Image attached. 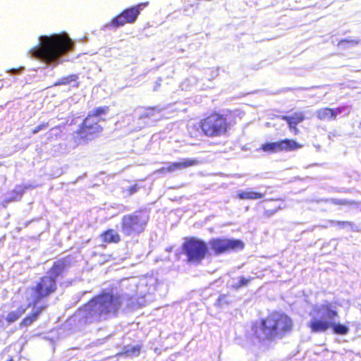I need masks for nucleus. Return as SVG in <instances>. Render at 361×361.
Here are the masks:
<instances>
[{
    "label": "nucleus",
    "mask_w": 361,
    "mask_h": 361,
    "mask_svg": "<svg viewBox=\"0 0 361 361\" xmlns=\"http://www.w3.org/2000/svg\"><path fill=\"white\" fill-rule=\"evenodd\" d=\"M293 326V321L287 314L272 311L262 318L258 325L253 324L252 331L256 338H259L262 334L264 341H272L290 334Z\"/></svg>",
    "instance_id": "nucleus-1"
},
{
    "label": "nucleus",
    "mask_w": 361,
    "mask_h": 361,
    "mask_svg": "<svg viewBox=\"0 0 361 361\" xmlns=\"http://www.w3.org/2000/svg\"><path fill=\"white\" fill-rule=\"evenodd\" d=\"M121 305V295L102 291L84 305L83 318L86 323L99 322L103 316L116 315Z\"/></svg>",
    "instance_id": "nucleus-2"
},
{
    "label": "nucleus",
    "mask_w": 361,
    "mask_h": 361,
    "mask_svg": "<svg viewBox=\"0 0 361 361\" xmlns=\"http://www.w3.org/2000/svg\"><path fill=\"white\" fill-rule=\"evenodd\" d=\"M73 46L66 34H55L41 37L39 47H33L30 51L32 57L50 63L72 50Z\"/></svg>",
    "instance_id": "nucleus-3"
},
{
    "label": "nucleus",
    "mask_w": 361,
    "mask_h": 361,
    "mask_svg": "<svg viewBox=\"0 0 361 361\" xmlns=\"http://www.w3.org/2000/svg\"><path fill=\"white\" fill-rule=\"evenodd\" d=\"M231 114V111H213L200 120L198 130L203 136L209 138L227 136L234 123Z\"/></svg>",
    "instance_id": "nucleus-4"
},
{
    "label": "nucleus",
    "mask_w": 361,
    "mask_h": 361,
    "mask_svg": "<svg viewBox=\"0 0 361 361\" xmlns=\"http://www.w3.org/2000/svg\"><path fill=\"white\" fill-rule=\"evenodd\" d=\"M313 312L321 317L312 318L308 326L312 333H320L331 329L333 332L338 335H345L348 332V327L340 323L334 322L338 317L336 309L330 302H325L320 306H316Z\"/></svg>",
    "instance_id": "nucleus-5"
},
{
    "label": "nucleus",
    "mask_w": 361,
    "mask_h": 361,
    "mask_svg": "<svg viewBox=\"0 0 361 361\" xmlns=\"http://www.w3.org/2000/svg\"><path fill=\"white\" fill-rule=\"evenodd\" d=\"M182 250L189 263L200 264L208 254L207 244L202 240L187 238L182 244Z\"/></svg>",
    "instance_id": "nucleus-6"
},
{
    "label": "nucleus",
    "mask_w": 361,
    "mask_h": 361,
    "mask_svg": "<svg viewBox=\"0 0 361 361\" xmlns=\"http://www.w3.org/2000/svg\"><path fill=\"white\" fill-rule=\"evenodd\" d=\"M147 222V218L141 212L126 214L121 219V231L126 236H137L145 231Z\"/></svg>",
    "instance_id": "nucleus-7"
},
{
    "label": "nucleus",
    "mask_w": 361,
    "mask_h": 361,
    "mask_svg": "<svg viewBox=\"0 0 361 361\" xmlns=\"http://www.w3.org/2000/svg\"><path fill=\"white\" fill-rule=\"evenodd\" d=\"M149 5V2H142L128 7L114 17L106 25L108 27L118 28L126 24H133L136 22L141 11Z\"/></svg>",
    "instance_id": "nucleus-8"
},
{
    "label": "nucleus",
    "mask_w": 361,
    "mask_h": 361,
    "mask_svg": "<svg viewBox=\"0 0 361 361\" xmlns=\"http://www.w3.org/2000/svg\"><path fill=\"white\" fill-rule=\"evenodd\" d=\"M56 280L47 275L39 278L35 286L32 288L34 298L32 305H36L40 301L47 299L57 290Z\"/></svg>",
    "instance_id": "nucleus-9"
},
{
    "label": "nucleus",
    "mask_w": 361,
    "mask_h": 361,
    "mask_svg": "<svg viewBox=\"0 0 361 361\" xmlns=\"http://www.w3.org/2000/svg\"><path fill=\"white\" fill-rule=\"evenodd\" d=\"M99 122V119H91L90 116H86L75 131L76 138L87 142L98 137L103 132Z\"/></svg>",
    "instance_id": "nucleus-10"
},
{
    "label": "nucleus",
    "mask_w": 361,
    "mask_h": 361,
    "mask_svg": "<svg viewBox=\"0 0 361 361\" xmlns=\"http://www.w3.org/2000/svg\"><path fill=\"white\" fill-rule=\"evenodd\" d=\"M209 245L216 255L242 250L244 247L243 242L239 239L212 238L209 240Z\"/></svg>",
    "instance_id": "nucleus-11"
},
{
    "label": "nucleus",
    "mask_w": 361,
    "mask_h": 361,
    "mask_svg": "<svg viewBox=\"0 0 361 361\" xmlns=\"http://www.w3.org/2000/svg\"><path fill=\"white\" fill-rule=\"evenodd\" d=\"M71 265V257L70 255L60 258L54 262L48 270L47 276L57 281V278L62 277Z\"/></svg>",
    "instance_id": "nucleus-12"
},
{
    "label": "nucleus",
    "mask_w": 361,
    "mask_h": 361,
    "mask_svg": "<svg viewBox=\"0 0 361 361\" xmlns=\"http://www.w3.org/2000/svg\"><path fill=\"white\" fill-rule=\"evenodd\" d=\"M279 118L287 123L289 130L294 135L299 134L300 130L298 128V125L306 119L305 113L302 111H296L292 115H283Z\"/></svg>",
    "instance_id": "nucleus-13"
},
{
    "label": "nucleus",
    "mask_w": 361,
    "mask_h": 361,
    "mask_svg": "<svg viewBox=\"0 0 361 361\" xmlns=\"http://www.w3.org/2000/svg\"><path fill=\"white\" fill-rule=\"evenodd\" d=\"M200 161L197 159H187L181 161L172 162L166 167H162L159 169L161 173L173 172L177 170H180L191 166H197Z\"/></svg>",
    "instance_id": "nucleus-14"
},
{
    "label": "nucleus",
    "mask_w": 361,
    "mask_h": 361,
    "mask_svg": "<svg viewBox=\"0 0 361 361\" xmlns=\"http://www.w3.org/2000/svg\"><path fill=\"white\" fill-rule=\"evenodd\" d=\"M343 110L342 107L332 109L324 107L319 109L316 112L317 118L319 120H335L338 114H340Z\"/></svg>",
    "instance_id": "nucleus-15"
},
{
    "label": "nucleus",
    "mask_w": 361,
    "mask_h": 361,
    "mask_svg": "<svg viewBox=\"0 0 361 361\" xmlns=\"http://www.w3.org/2000/svg\"><path fill=\"white\" fill-rule=\"evenodd\" d=\"M47 305H42L37 310L32 312L31 314L25 316L19 323L20 328L27 327L31 326L35 322H36L40 314L47 308Z\"/></svg>",
    "instance_id": "nucleus-16"
},
{
    "label": "nucleus",
    "mask_w": 361,
    "mask_h": 361,
    "mask_svg": "<svg viewBox=\"0 0 361 361\" xmlns=\"http://www.w3.org/2000/svg\"><path fill=\"white\" fill-rule=\"evenodd\" d=\"M34 187L30 185H17L12 190L10 191L11 196L6 200V202H11L19 201L25 191Z\"/></svg>",
    "instance_id": "nucleus-17"
},
{
    "label": "nucleus",
    "mask_w": 361,
    "mask_h": 361,
    "mask_svg": "<svg viewBox=\"0 0 361 361\" xmlns=\"http://www.w3.org/2000/svg\"><path fill=\"white\" fill-rule=\"evenodd\" d=\"M102 241L106 244L118 243L121 238L119 233L113 228H109L100 234Z\"/></svg>",
    "instance_id": "nucleus-18"
},
{
    "label": "nucleus",
    "mask_w": 361,
    "mask_h": 361,
    "mask_svg": "<svg viewBox=\"0 0 361 361\" xmlns=\"http://www.w3.org/2000/svg\"><path fill=\"white\" fill-rule=\"evenodd\" d=\"M264 197V193L254 190H241L236 194V197L240 200H255Z\"/></svg>",
    "instance_id": "nucleus-19"
},
{
    "label": "nucleus",
    "mask_w": 361,
    "mask_h": 361,
    "mask_svg": "<svg viewBox=\"0 0 361 361\" xmlns=\"http://www.w3.org/2000/svg\"><path fill=\"white\" fill-rule=\"evenodd\" d=\"M281 152L294 151L302 147V145L298 143L294 139H283L280 140Z\"/></svg>",
    "instance_id": "nucleus-20"
},
{
    "label": "nucleus",
    "mask_w": 361,
    "mask_h": 361,
    "mask_svg": "<svg viewBox=\"0 0 361 361\" xmlns=\"http://www.w3.org/2000/svg\"><path fill=\"white\" fill-rule=\"evenodd\" d=\"M260 149L264 152L271 154L281 152L280 140L278 142L264 143L262 145Z\"/></svg>",
    "instance_id": "nucleus-21"
},
{
    "label": "nucleus",
    "mask_w": 361,
    "mask_h": 361,
    "mask_svg": "<svg viewBox=\"0 0 361 361\" xmlns=\"http://www.w3.org/2000/svg\"><path fill=\"white\" fill-rule=\"evenodd\" d=\"M26 311V307L20 306L16 311L10 312L6 317V320L8 324L17 321Z\"/></svg>",
    "instance_id": "nucleus-22"
},
{
    "label": "nucleus",
    "mask_w": 361,
    "mask_h": 361,
    "mask_svg": "<svg viewBox=\"0 0 361 361\" xmlns=\"http://www.w3.org/2000/svg\"><path fill=\"white\" fill-rule=\"evenodd\" d=\"M109 111V107L108 106H99L90 112L87 116H90L91 119H98L99 116L106 114Z\"/></svg>",
    "instance_id": "nucleus-23"
},
{
    "label": "nucleus",
    "mask_w": 361,
    "mask_h": 361,
    "mask_svg": "<svg viewBox=\"0 0 361 361\" xmlns=\"http://www.w3.org/2000/svg\"><path fill=\"white\" fill-rule=\"evenodd\" d=\"M78 79V77L75 74H71L65 77L60 78L54 85H71L73 82H76Z\"/></svg>",
    "instance_id": "nucleus-24"
},
{
    "label": "nucleus",
    "mask_w": 361,
    "mask_h": 361,
    "mask_svg": "<svg viewBox=\"0 0 361 361\" xmlns=\"http://www.w3.org/2000/svg\"><path fill=\"white\" fill-rule=\"evenodd\" d=\"M141 345H137L130 348H125L123 354L126 356L136 357L140 353Z\"/></svg>",
    "instance_id": "nucleus-25"
},
{
    "label": "nucleus",
    "mask_w": 361,
    "mask_h": 361,
    "mask_svg": "<svg viewBox=\"0 0 361 361\" xmlns=\"http://www.w3.org/2000/svg\"><path fill=\"white\" fill-rule=\"evenodd\" d=\"M331 202L335 205L358 206L359 203L353 200L332 199Z\"/></svg>",
    "instance_id": "nucleus-26"
},
{
    "label": "nucleus",
    "mask_w": 361,
    "mask_h": 361,
    "mask_svg": "<svg viewBox=\"0 0 361 361\" xmlns=\"http://www.w3.org/2000/svg\"><path fill=\"white\" fill-rule=\"evenodd\" d=\"M253 279V278L252 277H250L248 279H246L245 277L244 276H240L239 278V281L237 283L235 284H233L232 286V288L234 289V290H238L240 288H241L243 286H246L248 285V283L252 281Z\"/></svg>",
    "instance_id": "nucleus-27"
},
{
    "label": "nucleus",
    "mask_w": 361,
    "mask_h": 361,
    "mask_svg": "<svg viewBox=\"0 0 361 361\" xmlns=\"http://www.w3.org/2000/svg\"><path fill=\"white\" fill-rule=\"evenodd\" d=\"M140 188L141 187L137 183H135L129 186L128 188L124 189L123 192L126 194V196L130 197L136 193Z\"/></svg>",
    "instance_id": "nucleus-28"
},
{
    "label": "nucleus",
    "mask_w": 361,
    "mask_h": 361,
    "mask_svg": "<svg viewBox=\"0 0 361 361\" xmlns=\"http://www.w3.org/2000/svg\"><path fill=\"white\" fill-rule=\"evenodd\" d=\"M332 224L339 228H345V227L353 228L354 226V224L353 222L348 221H332Z\"/></svg>",
    "instance_id": "nucleus-29"
},
{
    "label": "nucleus",
    "mask_w": 361,
    "mask_h": 361,
    "mask_svg": "<svg viewBox=\"0 0 361 361\" xmlns=\"http://www.w3.org/2000/svg\"><path fill=\"white\" fill-rule=\"evenodd\" d=\"M48 126H49L48 123H42L38 125L37 126H36L35 128H34L32 130V133L36 134L38 132H39L40 130H44L45 128H47L48 127Z\"/></svg>",
    "instance_id": "nucleus-30"
},
{
    "label": "nucleus",
    "mask_w": 361,
    "mask_h": 361,
    "mask_svg": "<svg viewBox=\"0 0 361 361\" xmlns=\"http://www.w3.org/2000/svg\"><path fill=\"white\" fill-rule=\"evenodd\" d=\"M279 208L278 209H276L274 210H271V211H269V210H266L264 211V215L267 216H270L271 215L274 214L275 212H276L278 210H279Z\"/></svg>",
    "instance_id": "nucleus-31"
},
{
    "label": "nucleus",
    "mask_w": 361,
    "mask_h": 361,
    "mask_svg": "<svg viewBox=\"0 0 361 361\" xmlns=\"http://www.w3.org/2000/svg\"><path fill=\"white\" fill-rule=\"evenodd\" d=\"M149 111H154L156 110V108L155 107H150L148 109Z\"/></svg>",
    "instance_id": "nucleus-32"
},
{
    "label": "nucleus",
    "mask_w": 361,
    "mask_h": 361,
    "mask_svg": "<svg viewBox=\"0 0 361 361\" xmlns=\"http://www.w3.org/2000/svg\"><path fill=\"white\" fill-rule=\"evenodd\" d=\"M270 200H271V201H279V200H281V199H279V198H274V199H271Z\"/></svg>",
    "instance_id": "nucleus-33"
},
{
    "label": "nucleus",
    "mask_w": 361,
    "mask_h": 361,
    "mask_svg": "<svg viewBox=\"0 0 361 361\" xmlns=\"http://www.w3.org/2000/svg\"><path fill=\"white\" fill-rule=\"evenodd\" d=\"M7 361H13V358H10Z\"/></svg>",
    "instance_id": "nucleus-34"
},
{
    "label": "nucleus",
    "mask_w": 361,
    "mask_h": 361,
    "mask_svg": "<svg viewBox=\"0 0 361 361\" xmlns=\"http://www.w3.org/2000/svg\"><path fill=\"white\" fill-rule=\"evenodd\" d=\"M150 113L146 114V116H149Z\"/></svg>",
    "instance_id": "nucleus-35"
}]
</instances>
